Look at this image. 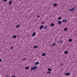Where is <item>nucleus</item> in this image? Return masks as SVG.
<instances>
[{
	"instance_id": "f257e3e1",
	"label": "nucleus",
	"mask_w": 77,
	"mask_h": 77,
	"mask_svg": "<svg viewBox=\"0 0 77 77\" xmlns=\"http://www.w3.org/2000/svg\"><path fill=\"white\" fill-rule=\"evenodd\" d=\"M37 66H33L32 67H31V70H32L33 69V70H35L36 69H37Z\"/></svg>"
},
{
	"instance_id": "f03ea898",
	"label": "nucleus",
	"mask_w": 77,
	"mask_h": 77,
	"mask_svg": "<svg viewBox=\"0 0 77 77\" xmlns=\"http://www.w3.org/2000/svg\"><path fill=\"white\" fill-rule=\"evenodd\" d=\"M71 74V73H65L64 74V75H67V76H68V75H70Z\"/></svg>"
},
{
	"instance_id": "7ed1b4c3",
	"label": "nucleus",
	"mask_w": 77,
	"mask_h": 77,
	"mask_svg": "<svg viewBox=\"0 0 77 77\" xmlns=\"http://www.w3.org/2000/svg\"><path fill=\"white\" fill-rule=\"evenodd\" d=\"M66 21H67V20L66 19H63L62 20V22H63V23H66Z\"/></svg>"
},
{
	"instance_id": "20e7f679",
	"label": "nucleus",
	"mask_w": 77,
	"mask_h": 77,
	"mask_svg": "<svg viewBox=\"0 0 77 77\" xmlns=\"http://www.w3.org/2000/svg\"><path fill=\"white\" fill-rule=\"evenodd\" d=\"M74 8H72L69 9V11H70V12H72V11H74Z\"/></svg>"
},
{
	"instance_id": "39448f33",
	"label": "nucleus",
	"mask_w": 77,
	"mask_h": 77,
	"mask_svg": "<svg viewBox=\"0 0 77 77\" xmlns=\"http://www.w3.org/2000/svg\"><path fill=\"white\" fill-rule=\"evenodd\" d=\"M43 27H44V25H42L39 26V29H42Z\"/></svg>"
},
{
	"instance_id": "423d86ee",
	"label": "nucleus",
	"mask_w": 77,
	"mask_h": 77,
	"mask_svg": "<svg viewBox=\"0 0 77 77\" xmlns=\"http://www.w3.org/2000/svg\"><path fill=\"white\" fill-rule=\"evenodd\" d=\"M39 63L38 61L36 62L34 64L35 65H38L39 64Z\"/></svg>"
},
{
	"instance_id": "0eeeda50",
	"label": "nucleus",
	"mask_w": 77,
	"mask_h": 77,
	"mask_svg": "<svg viewBox=\"0 0 77 77\" xmlns=\"http://www.w3.org/2000/svg\"><path fill=\"white\" fill-rule=\"evenodd\" d=\"M47 26L46 25H45L43 29L44 30H46V29H47Z\"/></svg>"
},
{
	"instance_id": "6e6552de",
	"label": "nucleus",
	"mask_w": 77,
	"mask_h": 77,
	"mask_svg": "<svg viewBox=\"0 0 77 77\" xmlns=\"http://www.w3.org/2000/svg\"><path fill=\"white\" fill-rule=\"evenodd\" d=\"M36 35V33L35 32H33L32 35V36H35Z\"/></svg>"
},
{
	"instance_id": "1a4fd4ad",
	"label": "nucleus",
	"mask_w": 77,
	"mask_h": 77,
	"mask_svg": "<svg viewBox=\"0 0 77 77\" xmlns=\"http://www.w3.org/2000/svg\"><path fill=\"white\" fill-rule=\"evenodd\" d=\"M12 1L10 0L8 3V5H12Z\"/></svg>"
},
{
	"instance_id": "9d476101",
	"label": "nucleus",
	"mask_w": 77,
	"mask_h": 77,
	"mask_svg": "<svg viewBox=\"0 0 77 77\" xmlns=\"http://www.w3.org/2000/svg\"><path fill=\"white\" fill-rule=\"evenodd\" d=\"M57 4L56 3H55L54 4V5H53V6H57Z\"/></svg>"
},
{
	"instance_id": "9b49d317",
	"label": "nucleus",
	"mask_w": 77,
	"mask_h": 77,
	"mask_svg": "<svg viewBox=\"0 0 77 77\" xmlns=\"http://www.w3.org/2000/svg\"><path fill=\"white\" fill-rule=\"evenodd\" d=\"M54 23H51V27H53L54 26Z\"/></svg>"
},
{
	"instance_id": "f8f14e48",
	"label": "nucleus",
	"mask_w": 77,
	"mask_h": 77,
	"mask_svg": "<svg viewBox=\"0 0 77 77\" xmlns=\"http://www.w3.org/2000/svg\"><path fill=\"white\" fill-rule=\"evenodd\" d=\"M55 45H56V43H53L52 45V46H53V47H54Z\"/></svg>"
},
{
	"instance_id": "ddd939ff",
	"label": "nucleus",
	"mask_w": 77,
	"mask_h": 77,
	"mask_svg": "<svg viewBox=\"0 0 77 77\" xmlns=\"http://www.w3.org/2000/svg\"><path fill=\"white\" fill-rule=\"evenodd\" d=\"M33 48H38V46H34L33 47Z\"/></svg>"
},
{
	"instance_id": "4468645a",
	"label": "nucleus",
	"mask_w": 77,
	"mask_h": 77,
	"mask_svg": "<svg viewBox=\"0 0 77 77\" xmlns=\"http://www.w3.org/2000/svg\"><path fill=\"white\" fill-rule=\"evenodd\" d=\"M61 22L60 21H58V24H61Z\"/></svg>"
},
{
	"instance_id": "2eb2a0df",
	"label": "nucleus",
	"mask_w": 77,
	"mask_h": 77,
	"mask_svg": "<svg viewBox=\"0 0 77 77\" xmlns=\"http://www.w3.org/2000/svg\"><path fill=\"white\" fill-rule=\"evenodd\" d=\"M45 53H43V54H42V56H45Z\"/></svg>"
},
{
	"instance_id": "dca6fc26",
	"label": "nucleus",
	"mask_w": 77,
	"mask_h": 77,
	"mask_svg": "<svg viewBox=\"0 0 77 77\" xmlns=\"http://www.w3.org/2000/svg\"><path fill=\"white\" fill-rule=\"evenodd\" d=\"M51 72H47V74H51Z\"/></svg>"
},
{
	"instance_id": "f3484780",
	"label": "nucleus",
	"mask_w": 77,
	"mask_h": 77,
	"mask_svg": "<svg viewBox=\"0 0 77 77\" xmlns=\"http://www.w3.org/2000/svg\"><path fill=\"white\" fill-rule=\"evenodd\" d=\"M14 47H13V46H11V50H13V49H14Z\"/></svg>"
},
{
	"instance_id": "a211bd4d",
	"label": "nucleus",
	"mask_w": 77,
	"mask_h": 77,
	"mask_svg": "<svg viewBox=\"0 0 77 77\" xmlns=\"http://www.w3.org/2000/svg\"><path fill=\"white\" fill-rule=\"evenodd\" d=\"M13 38H17V36L16 35H14L13 36Z\"/></svg>"
},
{
	"instance_id": "6ab92c4d",
	"label": "nucleus",
	"mask_w": 77,
	"mask_h": 77,
	"mask_svg": "<svg viewBox=\"0 0 77 77\" xmlns=\"http://www.w3.org/2000/svg\"><path fill=\"white\" fill-rule=\"evenodd\" d=\"M20 26V25H17L16 26V28H18V27H19Z\"/></svg>"
},
{
	"instance_id": "aec40b11",
	"label": "nucleus",
	"mask_w": 77,
	"mask_h": 77,
	"mask_svg": "<svg viewBox=\"0 0 77 77\" xmlns=\"http://www.w3.org/2000/svg\"><path fill=\"white\" fill-rule=\"evenodd\" d=\"M64 53H65V54H67V53H68V51H65L64 52Z\"/></svg>"
},
{
	"instance_id": "412c9836",
	"label": "nucleus",
	"mask_w": 77,
	"mask_h": 77,
	"mask_svg": "<svg viewBox=\"0 0 77 77\" xmlns=\"http://www.w3.org/2000/svg\"><path fill=\"white\" fill-rule=\"evenodd\" d=\"M69 42H71L72 41V39H69L68 41Z\"/></svg>"
},
{
	"instance_id": "4be33fe9",
	"label": "nucleus",
	"mask_w": 77,
	"mask_h": 77,
	"mask_svg": "<svg viewBox=\"0 0 77 77\" xmlns=\"http://www.w3.org/2000/svg\"><path fill=\"white\" fill-rule=\"evenodd\" d=\"M67 29L68 28H66L64 29V31H66Z\"/></svg>"
},
{
	"instance_id": "5701e85b",
	"label": "nucleus",
	"mask_w": 77,
	"mask_h": 77,
	"mask_svg": "<svg viewBox=\"0 0 77 77\" xmlns=\"http://www.w3.org/2000/svg\"><path fill=\"white\" fill-rule=\"evenodd\" d=\"M62 19V18H61V17H59L58 18V20H61Z\"/></svg>"
},
{
	"instance_id": "b1692460",
	"label": "nucleus",
	"mask_w": 77,
	"mask_h": 77,
	"mask_svg": "<svg viewBox=\"0 0 77 77\" xmlns=\"http://www.w3.org/2000/svg\"><path fill=\"white\" fill-rule=\"evenodd\" d=\"M48 71H52V70L50 68H49L48 69Z\"/></svg>"
},
{
	"instance_id": "393cba45",
	"label": "nucleus",
	"mask_w": 77,
	"mask_h": 77,
	"mask_svg": "<svg viewBox=\"0 0 77 77\" xmlns=\"http://www.w3.org/2000/svg\"><path fill=\"white\" fill-rule=\"evenodd\" d=\"M63 43V42L62 40L60 41V44H62V43Z\"/></svg>"
},
{
	"instance_id": "a878e982",
	"label": "nucleus",
	"mask_w": 77,
	"mask_h": 77,
	"mask_svg": "<svg viewBox=\"0 0 77 77\" xmlns=\"http://www.w3.org/2000/svg\"><path fill=\"white\" fill-rule=\"evenodd\" d=\"M29 68L27 66H26V67L25 69H29Z\"/></svg>"
},
{
	"instance_id": "bb28decb",
	"label": "nucleus",
	"mask_w": 77,
	"mask_h": 77,
	"mask_svg": "<svg viewBox=\"0 0 77 77\" xmlns=\"http://www.w3.org/2000/svg\"><path fill=\"white\" fill-rule=\"evenodd\" d=\"M45 23L44 22H42V24H44Z\"/></svg>"
},
{
	"instance_id": "cd10ccee",
	"label": "nucleus",
	"mask_w": 77,
	"mask_h": 77,
	"mask_svg": "<svg viewBox=\"0 0 77 77\" xmlns=\"http://www.w3.org/2000/svg\"><path fill=\"white\" fill-rule=\"evenodd\" d=\"M26 60V58H24L23 59H22V60Z\"/></svg>"
},
{
	"instance_id": "c85d7f7f",
	"label": "nucleus",
	"mask_w": 77,
	"mask_h": 77,
	"mask_svg": "<svg viewBox=\"0 0 77 77\" xmlns=\"http://www.w3.org/2000/svg\"><path fill=\"white\" fill-rule=\"evenodd\" d=\"M7 1V0H3V2H6Z\"/></svg>"
},
{
	"instance_id": "c756f323",
	"label": "nucleus",
	"mask_w": 77,
	"mask_h": 77,
	"mask_svg": "<svg viewBox=\"0 0 77 77\" xmlns=\"http://www.w3.org/2000/svg\"><path fill=\"white\" fill-rule=\"evenodd\" d=\"M2 62V60L1 59H0V62Z\"/></svg>"
},
{
	"instance_id": "7c9ffc66",
	"label": "nucleus",
	"mask_w": 77,
	"mask_h": 77,
	"mask_svg": "<svg viewBox=\"0 0 77 77\" xmlns=\"http://www.w3.org/2000/svg\"><path fill=\"white\" fill-rule=\"evenodd\" d=\"M8 75H6V77H8Z\"/></svg>"
},
{
	"instance_id": "2f4dec72",
	"label": "nucleus",
	"mask_w": 77,
	"mask_h": 77,
	"mask_svg": "<svg viewBox=\"0 0 77 77\" xmlns=\"http://www.w3.org/2000/svg\"><path fill=\"white\" fill-rule=\"evenodd\" d=\"M36 17H40V16H39V15H38V16H37Z\"/></svg>"
},
{
	"instance_id": "473e14b6",
	"label": "nucleus",
	"mask_w": 77,
	"mask_h": 77,
	"mask_svg": "<svg viewBox=\"0 0 77 77\" xmlns=\"http://www.w3.org/2000/svg\"><path fill=\"white\" fill-rule=\"evenodd\" d=\"M61 65H63V63H61Z\"/></svg>"
},
{
	"instance_id": "72a5a7b5",
	"label": "nucleus",
	"mask_w": 77,
	"mask_h": 77,
	"mask_svg": "<svg viewBox=\"0 0 77 77\" xmlns=\"http://www.w3.org/2000/svg\"><path fill=\"white\" fill-rule=\"evenodd\" d=\"M50 46H51V45H50Z\"/></svg>"
}]
</instances>
